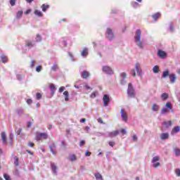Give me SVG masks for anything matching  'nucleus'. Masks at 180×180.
<instances>
[{
  "mask_svg": "<svg viewBox=\"0 0 180 180\" xmlns=\"http://www.w3.org/2000/svg\"><path fill=\"white\" fill-rule=\"evenodd\" d=\"M134 41L136 43V45L139 48V49H144V44L143 41H141V30H137L135 36H134Z\"/></svg>",
  "mask_w": 180,
  "mask_h": 180,
  "instance_id": "obj_1",
  "label": "nucleus"
},
{
  "mask_svg": "<svg viewBox=\"0 0 180 180\" xmlns=\"http://www.w3.org/2000/svg\"><path fill=\"white\" fill-rule=\"evenodd\" d=\"M162 115H168L169 113H174V108H172V104L170 102L166 103L165 107H163L160 111Z\"/></svg>",
  "mask_w": 180,
  "mask_h": 180,
  "instance_id": "obj_2",
  "label": "nucleus"
},
{
  "mask_svg": "<svg viewBox=\"0 0 180 180\" xmlns=\"http://www.w3.org/2000/svg\"><path fill=\"white\" fill-rule=\"evenodd\" d=\"M136 71L139 77H141V74H142L141 65L139 63L135 64V69H132L131 70V75H132V77H136L137 76V75L136 74Z\"/></svg>",
  "mask_w": 180,
  "mask_h": 180,
  "instance_id": "obj_3",
  "label": "nucleus"
},
{
  "mask_svg": "<svg viewBox=\"0 0 180 180\" xmlns=\"http://www.w3.org/2000/svg\"><path fill=\"white\" fill-rule=\"evenodd\" d=\"M127 94L129 98H136V90L134 89V87L133 86V84L131 83H129L128 84Z\"/></svg>",
  "mask_w": 180,
  "mask_h": 180,
  "instance_id": "obj_4",
  "label": "nucleus"
},
{
  "mask_svg": "<svg viewBox=\"0 0 180 180\" xmlns=\"http://www.w3.org/2000/svg\"><path fill=\"white\" fill-rule=\"evenodd\" d=\"M49 135L46 133H37L36 140L40 141V140H47Z\"/></svg>",
  "mask_w": 180,
  "mask_h": 180,
  "instance_id": "obj_5",
  "label": "nucleus"
},
{
  "mask_svg": "<svg viewBox=\"0 0 180 180\" xmlns=\"http://www.w3.org/2000/svg\"><path fill=\"white\" fill-rule=\"evenodd\" d=\"M102 71L104 72V74H107L108 75H112L113 74V70H112V68L108 65L103 66Z\"/></svg>",
  "mask_w": 180,
  "mask_h": 180,
  "instance_id": "obj_6",
  "label": "nucleus"
},
{
  "mask_svg": "<svg viewBox=\"0 0 180 180\" xmlns=\"http://www.w3.org/2000/svg\"><path fill=\"white\" fill-rule=\"evenodd\" d=\"M105 36L108 40H113V39H115V34L110 28L107 29Z\"/></svg>",
  "mask_w": 180,
  "mask_h": 180,
  "instance_id": "obj_7",
  "label": "nucleus"
},
{
  "mask_svg": "<svg viewBox=\"0 0 180 180\" xmlns=\"http://www.w3.org/2000/svg\"><path fill=\"white\" fill-rule=\"evenodd\" d=\"M110 101V98H109V95L105 94L103 97V102L104 106H108L109 105V102Z\"/></svg>",
  "mask_w": 180,
  "mask_h": 180,
  "instance_id": "obj_8",
  "label": "nucleus"
},
{
  "mask_svg": "<svg viewBox=\"0 0 180 180\" xmlns=\"http://www.w3.org/2000/svg\"><path fill=\"white\" fill-rule=\"evenodd\" d=\"M121 84L122 85H126V84H127V81H126V78L127 77V74H126V72H122L121 73Z\"/></svg>",
  "mask_w": 180,
  "mask_h": 180,
  "instance_id": "obj_9",
  "label": "nucleus"
},
{
  "mask_svg": "<svg viewBox=\"0 0 180 180\" xmlns=\"http://www.w3.org/2000/svg\"><path fill=\"white\" fill-rule=\"evenodd\" d=\"M121 113V117L124 122H127L128 120V117H127V113L126 111H124V109H121L120 111Z\"/></svg>",
  "mask_w": 180,
  "mask_h": 180,
  "instance_id": "obj_10",
  "label": "nucleus"
},
{
  "mask_svg": "<svg viewBox=\"0 0 180 180\" xmlns=\"http://www.w3.org/2000/svg\"><path fill=\"white\" fill-rule=\"evenodd\" d=\"M1 141L3 144L4 146H6V144H8V141H6V133L3 131L1 132Z\"/></svg>",
  "mask_w": 180,
  "mask_h": 180,
  "instance_id": "obj_11",
  "label": "nucleus"
},
{
  "mask_svg": "<svg viewBox=\"0 0 180 180\" xmlns=\"http://www.w3.org/2000/svg\"><path fill=\"white\" fill-rule=\"evenodd\" d=\"M160 140H168L169 139V133H162L160 135Z\"/></svg>",
  "mask_w": 180,
  "mask_h": 180,
  "instance_id": "obj_12",
  "label": "nucleus"
},
{
  "mask_svg": "<svg viewBox=\"0 0 180 180\" xmlns=\"http://www.w3.org/2000/svg\"><path fill=\"white\" fill-rule=\"evenodd\" d=\"M158 56L160 58H165L167 57V53H165V51H162V50H159L158 51Z\"/></svg>",
  "mask_w": 180,
  "mask_h": 180,
  "instance_id": "obj_13",
  "label": "nucleus"
},
{
  "mask_svg": "<svg viewBox=\"0 0 180 180\" xmlns=\"http://www.w3.org/2000/svg\"><path fill=\"white\" fill-rule=\"evenodd\" d=\"M88 54H89L88 48H84L83 50L81 51L82 57L86 58Z\"/></svg>",
  "mask_w": 180,
  "mask_h": 180,
  "instance_id": "obj_14",
  "label": "nucleus"
},
{
  "mask_svg": "<svg viewBox=\"0 0 180 180\" xmlns=\"http://www.w3.org/2000/svg\"><path fill=\"white\" fill-rule=\"evenodd\" d=\"M51 167L53 174H54L55 175H57L58 168L54 162H51Z\"/></svg>",
  "mask_w": 180,
  "mask_h": 180,
  "instance_id": "obj_15",
  "label": "nucleus"
},
{
  "mask_svg": "<svg viewBox=\"0 0 180 180\" xmlns=\"http://www.w3.org/2000/svg\"><path fill=\"white\" fill-rule=\"evenodd\" d=\"M179 131H180V127L176 126L172 129L171 131V134L172 136H174V134H176V133H179Z\"/></svg>",
  "mask_w": 180,
  "mask_h": 180,
  "instance_id": "obj_16",
  "label": "nucleus"
},
{
  "mask_svg": "<svg viewBox=\"0 0 180 180\" xmlns=\"http://www.w3.org/2000/svg\"><path fill=\"white\" fill-rule=\"evenodd\" d=\"M90 75L89 72L86 70L82 72V78H84V79H86V78L89 77Z\"/></svg>",
  "mask_w": 180,
  "mask_h": 180,
  "instance_id": "obj_17",
  "label": "nucleus"
},
{
  "mask_svg": "<svg viewBox=\"0 0 180 180\" xmlns=\"http://www.w3.org/2000/svg\"><path fill=\"white\" fill-rule=\"evenodd\" d=\"M119 134V130L108 132V137H116Z\"/></svg>",
  "mask_w": 180,
  "mask_h": 180,
  "instance_id": "obj_18",
  "label": "nucleus"
},
{
  "mask_svg": "<svg viewBox=\"0 0 180 180\" xmlns=\"http://www.w3.org/2000/svg\"><path fill=\"white\" fill-rule=\"evenodd\" d=\"M49 148L52 154H53V155H56V143H52L51 145H50Z\"/></svg>",
  "mask_w": 180,
  "mask_h": 180,
  "instance_id": "obj_19",
  "label": "nucleus"
},
{
  "mask_svg": "<svg viewBox=\"0 0 180 180\" xmlns=\"http://www.w3.org/2000/svg\"><path fill=\"white\" fill-rule=\"evenodd\" d=\"M162 126H165V127L168 129V127H171L172 126V121L163 122Z\"/></svg>",
  "mask_w": 180,
  "mask_h": 180,
  "instance_id": "obj_20",
  "label": "nucleus"
},
{
  "mask_svg": "<svg viewBox=\"0 0 180 180\" xmlns=\"http://www.w3.org/2000/svg\"><path fill=\"white\" fill-rule=\"evenodd\" d=\"M94 176L96 180H103V177L102 176V174H101V173L99 172L94 174Z\"/></svg>",
  "mask_w": 180,
  "mask_h": 180,
  "instance_id": "obj_21",
  "label": "nucleus"
},
{
  "mask_svg": "<svg viewBox=\"0 0 180 180\" xmlns=\"http://www.w3.org/2000/svg\"><path fill=\"white\" fill-rule=\"evenodd\" d=\"M173 151H174L176 157H180V149L179 148H174L173 149Z\"/></svg>",
  "mask_w": 180,
  "mask_h": 180,
  "instance_id": "obj_22",
  "label": "nucleus"
},
{
  "mask_svg": "<svg viewBox=\"0 0 180 180\" xmlns=\"http://www.w3.org/2000/svg\"><path fill=\"white\" fill-rule=\"evenodd\" d=\"M169 78H170V82L172 84H174L176 79V76H175V75H169Z\"/></svg>",
  "mask_w": 180,
  "mask_h": 180,
  "instance_id": "obj_23",
  "label": "nucleus"
},
{
  "mask_svg": "<svg viewBox=\"0 0 180 180\" xmlns=\"http://www.w3.org/2000/svg\"><path fill=\"white\" fill-rule=\"evenodd\" d=\"M160 16H161V14L160 13H156L155 14L152 15V18L155 21H157L158 19L160 18Z\"/></svg>",
  "mask_w": 180,
  "mask_h": 180,
  "instance_id": "obj_24",
  "label": "nucleus"
},
{
  "mask_svg": "<svg viewBox=\"0 0 180 180\" xmlns=\"http://www.w3.org/2000/svg\"><path fill=\"white\" fill-rule=\"evenodd\" d=\"M63 95H65V101L66 102H68V101H70V98H69L70 94L68 93V91H64Z\"/></svg>",
  "mask_w": 180,
  "mask_h": 180,
  "instance_id": "obj_25",
  "label": "nucleus"
},
{
  "mask_svg": "<svg viewBox=\"0 0 180 180\" xmlns=\"http://www.w3.org/2000/svg\"><path fill=\"white\" fill-rule=\"evenodd\" d=\"M152 110L153 112H158V110H160V106L157 104H153L152 106Z\"/></svg>",
  "mask_w": 180,
  "mask_h": 180,
  "instance_id": "obj_26",
  "label": "nucleus"
},
{
  "mask_svg": "<svg viewBox=\"0 0 180 180\" xmlns=\"http://www.w3.org/2000/svg\"><path fill=\"white\" fill-rule=\"evenodd\" d=\"M50 89L52 95H54V92H56V85H54V84H50Z\"/></svg>",
  "mask_w": 180,
  "mask_h": 180,
  "instance_id": "obj_27",
  "label": "nucleus"
},
{
  "mask_svg": "<svg viewBox=\"0 0 180 180\" xmlns=\"http://www.w3.org/2000/svg\"><path fill=\"white\" fill-rule=\"evenodd\" d=\"M34 13V15H36V16H38L39 18H41V16H43V13L39 10H35Z\"/></svg>",
  "mask_w": 180,
  "mask_h": 180,
  "instance_id": "obj_28",
  "label": "nucleus"
},
{
  "mask_svg": "<svg viewBox=\"0 0 180 180\" xmlns=\"http://www.w3.org/2000/svg\"><path fill=\"white\" fill-rule=\"evenodd\" d=\"M153 71L155 74H158L160 72V67H158V65H155L153 68Z\"/></svg>",
  "mask_w": 180,
  "mask_h": 180,
  "instance_id": "obj_29",
  "label": "nucleus"
},
{
  "mask_svg": "<svg viewBox=\"0 0 180 180\" xmlns=\"http://www.w3.org/2000/svg\"><path fill=\"white\" fill-rule=\"evenodd\" d=\"M168 94L167 93H163L162 95H161V99L162 101H167V99H168Z\"/></svg>",
  "mask_w": 180,
  "mask_h": 180,
  "instance_id": "obj_30",
  "label": "nucleus"
},
{
  "mask_svg": "<svg viewBox=\"0 0 180 180\" xmlns=\"http://www.w3.org/2000/svg\"><path fill=\"white\" fill-rule=\"evenodd\" d=\"M1 60L2 63H4L5 64V63L8 62V57H6V56H5V55H1Z\"/></svg>",
  "mask_w": 180,
  "mask_h": 180,
  "instance_id": "obj_31",
  "label": "nucleus"
},
{
  "mask_svg": "<svg viewBox=\"0 0 180 180\" xmlns=\"http://www.w3.org/2000/svg\"><path fill=\"white\" fill-rule=\"evenodd\" d=\"M69 160L70 161H72V162L77 161V156H75V155H70Z\"/></svg>",
  "mask_w": 180,
  "mask_h": 180,
  "instance_id": "obj_32",
  "label": "nucleus"
},
{
  "mask_svg": "<svg viewBox=\"0 0 180 180\" xmlns=\"http://www.w3.org/2000/svg\"><path fill=\"white\" fill-rule=\"evenodd\" d=\"M51 70L54 72L57 71V70H58V65L53 64V66L51 68Z\"/></svg>",
  "mask_w": 180,
  "mask_h": 180,
  "instance_id": "obj_33",
  "label": "nucleus"
},
{
  "mask_svg": "<svg viewBox=\"0 0 180 180\" xmlns=\"http://www.w3.org/2000/svg\"><path fill=\"white\" fill-rule=\"evenodd\" d=\"M157 161H160V156H155L152 159V163L155 164V162H157Z\"/></svg>",
  "mask_w": 180,
  "mask_h": 180,
  "instance_id": "obj_34",
  "label": "nucleus"
},
{
  "mask_svg": "<svg viewBox=\"0 0 180 180\" xmlns=\"http://www.w3.org/2000/svg\"><path fill=\"white\" fill-rule=\"evenodd\" d=\"M22 15H23V11H18V13L16 14L17 19H20V18H22Z\"/></svg>",
  "mask_w": 180,
  "mask_h": 180,
  "instance_id": "obj_35",
  "label": "nucleus"
},
{
  "mask_svg": "<svg viewBox=\"0 0 180 180\" xmlns=\"http://www.w3.org/2000/svg\"><path fill=\"white\" fill-rule=\"evenodd\" d=\"M169 72L168 70H166L163 72L162 78H167V77H169Z\"/></svg>",
  "mask_w": 180,
  "mask_h": 180,
  "instance_id": "obj_36",
  "label": "nucleus"
},
{
  "mask_svg": "<svg viewBox=\"0 0 180 180\" xmlns=\"http://www.w3.org/2000/svg\"><path fill=\"white\" fill-rule=\"evenodd\" d=\"M49 5L43 4L41 6V8H42L43 12H46V11H47V9H49Z\"/></svg>",
  "mask_w": 180,
  "mask_h": 180,
  "instance_id": "obj_37",
  "label": "nucleus"
},
{
  "mask_svg": "<svg viewBox=\"0 0 180 180\" xmlns=\"http://www.w3.org/2000/svg\"><path fill=\"white\" fill-rule=\"evenodd\" d=\"M14 165H15L16 167H18L19 165V159L18 158V157H14Z\"/></svg>",
  "mask_w": 180,
  "mask_h": 180,
  "instance_id": "obj_38",
  "label": "nucleus"
},
{
  "mask_svg": "<svg viewBox=\"0 0 180 180\" xmlns=\"http://www.w3.org/2000/svg\"><path fill=\"white\" fill-rule=\"evenodd\" d=\"M41 39H42L41 35H40L39 34H37L36 38H35L36 41H41Z\"/></svg>",
  "mask_w": 180,
  "mask_h": 180,
  "instance_id": "obj_39",
  "label": "nucleus"
},
{
  "mask_svg": "<svg viewBox=\"0 0 180 180\" xmlns=\"http://www.w3.org/2000/svg\"><path fill=\"white\" fill-rule=\"evenodd\" d=\"M27 47H30V49H32V47H33V46H34V43H33L32 41H27Z\"/></svg>",
  "mask_w": 180,
  "mask_h": 180,
  "instance_id": "obj_40",
  "label": "nucleus"
},
{
  "mask_svg": "<svg viewBox=\"0 0 180 180\" xmlns=\"http://www.w3.org/2000/svg\"><path fill=\"white\" fill-rule=\"evenodd\" d=\"M96 95H98V91H94L91 94L90 98L94 99V98H96Z\"/></svg>",
  "mask_w": 180,
  "mask_h": 180,
  "instance_id": "obj_41",
  "label": "nucleus"
},
{
  "mask_svg": "<svg viewBox=\"0 0 180 180\" xmlns=\"http://www.w3.org/2000/svg\"><path fill=\"white\" fill-rule=\"evenodd\" d=\"M9 140V144H12V141H13V134H10Z\"/></svg>",
  "mask_w": 180,
  "mask_h": 180,
  "instance_id": "obj_42",
  "label": "nucleus"
},
{
  "mask_svg": "<svg viewBox=\"0 0 180 180\" xmlns=\"http://www.w3.org/2000/svg\"><path fill=\"white\" fill-rule=\"evenodd\" d=\"M35 64H36V60H31L30 68H34Z\"/></svg>",
  "mask_w": 180,
  "mask_h": 180,
  "instance_id": "obj_43",
  "label": "nucleus"
},
{
  "mask_svg": "<svg viewBox=\"0 0 180 180\" xmlns=\"http://www.w3.org/2000/svg\"><path fill=\"white\" fill-rule=\"evenodd\" d=\"M169 32H174V23L172 22L169 24Z\"/></svg>",
  "mask_w": 180,
  "mask_h": 180,
  "instance_id": "obj_44",
  "label": "nucleus"
},
{
  "mask_svg": "<svg viewBox=\"0 0 180 180\" xmlns=\"http://www.w3.org/2000/svg\"><path fill=\"white\" fill-rule=\"evenodd\" d=\"M42 69L43 68L41 67V65H39L36 68V71L37 72H40V71H41Z\"/></svg>",
  "mask_w": 180,
  "mask_h": 180,
  "instance_id": "obj_45",
  "label": "nucleus"
},
{
  "mask_svg": "<svg viewBox=\"0 0 180 180\" xmlns=\"http://www.w3.org/2000/svg\"><path fill=\"white\" fill-rule=\"evenodd\" d=\"M176 176H180V169H176L174 171Z\"/></svg>",
  "mask_w": 180,
  "mask_h": 180,
  "instance_id": "obj_46",
  "label": "nucleus"
},
{
  "mask_svg": "<svg viewBox=\"0 0 180 180\" xmlns=\"http://www.w3.org/2000/svg\"><path fill=\"white\" fill-rule=\"evenodd\" d=\"M4 179L6 180H11V177L9 176V175L6 174H4Z\"/></svg>",
  "mask_w": 180,
  "mask_h": 180,
  "instance_id": "obj_47",
  "label": "nucleus"
},
{
  "mask_svg": "<svg viewBox=\"0 0 180 180\" xmlns=\"http://www.w3.org/2000/svg\"><path fill=\"white\" fill-rule=\"evenodd\" d=\"M84 88L85 89H86L87 91H92V88H91V86H89L88 84H85L84 85Z\"/></svg>",
  "mask_w": 180,
  "mask_h": 180,
  "instance_id": "obj_48",
  "label": "nucleus"
},
{
  "mask_svg": "<svg viewBox=\"0 0 180 180\" xmlns=\"http://www.w3.org/2000/svg\"><path fill=\"white\" fill-rule=\"evenodd\" d=\"M132 6H134V8H137V6H139V3L134 1L131 3Z\"/></svg>",
  "mask_w": 180,
  "mask_h": 180,
  "instance_id": "obj_49",
  "label": "nucleus"
},
{
  "mask_svg": "<svg viewBox=\"0 0 180 180\" xmlns=\"http://www.w3.org/2000/svg\"><path fill=\"white\" fill-rule=\"evenodd\" d=\"M160 165H161V164L160 162H156V163L153 164V168H158V167H160Z\"/></svg>",
  "mask_w": 180,
  "mask_h": 180,
  "instance_id": "obj_50",
  "label": "nucleus"
},
{
  "mask_svg": "<svg viewBox=\"0 0 180 180\" xmlns=\"http://www.w3.org/2000/svg\"><path fill=\"white\" fill-rule=\"evenodd\" d=\"M16 2V0H10V4L11 6H15V4Z\"/></svg>",
  "mask_w": 180,
  "mask_h": 180,
  "instance_id": "obj_51",
  "label": "nucleus"
},
{
  "mask_svg": "<svg viewBox=\"0 0 180 180\" xmlns=\"http://www.w3.org/2000/svg\"><path fill=\"white\" fill-rule=\"evenodd\" d=\"M41 98V94L37 93V99L39 101Z\"/></svg>",
  "mask_w": 180,
  "mask_h": 180,
  "instance_id": "obj_52",
  "label": "nucleus"
},
{
  "mask_svg": "<svg viewBox=\"0 0 180 180\" xmlns=\"http://www.w3.org/2000/svg\"><path fill=\"white\" fill-rule=\"evenodd\" d=\"M132 140H133V141H137V140H138L137 136L136 135H134L132 136Z\"/></svg>",
  "mask_w": 180,
  "mask_h": 180,
  "instance_id": "obj_53",
  "label": "nucleus"
},
{
  "mask_svg": "<svg viewBox=\"0 0 180 180\" xmlns=\"http://www.w3.org/2000/svg\"><path fill=\"white\" fill-rule=\"evenodd\" d=\"M64 89H65V86H61L60 87L59 89V92H64Z\"/></svg>",
  "mask_w": 180,
  "mask_h": 180,
  "instance_id": "obj_54",
  "label": "nucleus"
},
{
  "mask_svg": "<svg viewBox=\"0 0 180 180\" xmlns=\"http://www.w3.org/2000/svg\"><path fill=\"white\" fill-rule=\"evenodd\" d=\"M108 144H109V146H110V147H113V146H115V142H113V141H110V142L108 143Z\"/></svg>",
  "mask_w": 180,
  "mask_h": 180,
  "instance_id": "obj_55",
  "label": "nucleus"
},
{
  "mask_svg": "<svg viewBox=\"0 0 180 180\" xmlns=\"http://www.w3.org/2000/svg\"><path fill=\"white\" fill-rule=\"evenodd\" d=\"M33 102V101H32V99H30V98H28L27 100V103L28 104V105H30V103H32Z\"/></svg>",
  "mask_w": 180,
  "mask_h": 180,
  "instance_id": "obj_56",
  "label": "nucleus"
},
{
  "mask_svg": "<svg viewBox=\"0 0 180 180\" xmlns=\"http://www.w3.org/2000/svg\"><path fill=\"white\" fill-rule=\"evenodd\" d=\"M84 144H85V141H81L79 143V146L82 147V146H84Z\"/></svg>",
  "mask_w": 180,
  "mask_h": 180,
  "instance_id": "obj_57",
  "label": "nucleus"
},
{
  "mask_svg": "<svg viewBox=\"0 0 180 180\" xmlns=\"http://www.w3.org/2000/svg\"><path fill=\"white\" fill-rule=\"evenodd\" d=\"M86 157H91V152L86 151Z\"/></svg>",
  "mask_w": 180,
  "mask_h": 180,
  "instance_id": "obj_58",
  "label": "nucleus"
},
{
  "mask_svg": "<svg viewBox=\"0 0 180 180\" xmlns=\"http://www.w3.org/2000/svg\"><path fill=\"white\" fill-rule=\"evenodd\" d=\"M121 133L122 134H126V133H127V131H126V129H123L121 130Z\"/></svg>",
  "mask_w": 180,
  "mask_h": 180,
  "instance_id": "obj_59",
  "label": "nucleus"
},
{
  "mask_svg": "<svg viewBox=\"0 0 180 180\" xmlns=\"http://www.w3.org/2000/svg\"><path fill=\"white\" fill-rule=\"evenodd\" d=\"M32 12V10L28 9L25 11V15H29V13H30Z\"/></svg>",
  "mask_w": 180,
  "mask_h": 180,
  "instance_id": "obj_60",
  "label": "nucleus"
},
{
  "mask_svg": "<svg viewBox=\"0 0 180 180\" xmlns=\"http://www.w3.org/2000/svg\"><path fill=\"white\" fill-rule=\"evenodd\" d=\"M28 146H29V147H34V143L30 142V143H28Z\"/></svg>",
  "mask_w": 180,
  "mask_h": 180,
  "instance_id": "obj_61",
  "label": "nucleus"
},
{
  "mask_svg": "<svg viewBox=\"0 0 180 180\" xmlns=\"http://www.w3.org/2000/svg\"><path fill=\"white\" fill-rule=\"evenodd\" d=\"M89 130H90L89 127H85V131H86V133H89Z\"/></svg>",
  "mask_w": 180,
  "mask_h": 180,
  "instance_id": "obj_62",
  "label": "nucleus"
},
{
  "mask_svg": "<svg viewBox=\"0 0 180 180\" xmlns=\"http://www.w3.org/2000/svg\"><path fill=\"white\" fill-rule=\"evenodd\" d=\"M97 121L98 122V123H103V120H102V118H98Z\"/></svg>",
  "mask_w": 180,
  "mask_h": 180,
  "instance_id": "obj_63",
  "label": "nucleus"
},
{
  "mask_svg": "<svg viewBox=\"0 0 180 180\" xmlns=\"http://www.w3.org/2000/svg\"><path fill=\"white\" fill-rule=\"evenodd\" d=\"M20 133H22V129H18V130L17 131V134L19 136Z\"/></svg>",
  "mask_w": 180,
  "mask_h": 180,
  "instance_id": "obj_64",
  "label": "nucleus"
}]
</instances>
